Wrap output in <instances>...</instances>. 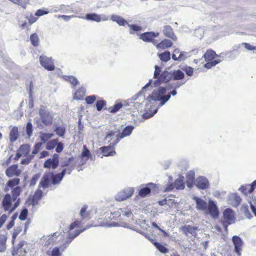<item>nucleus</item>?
Returning a JSON list of instances; mask_svg holds the SVG:
<instances>
[{"instance_id": "8", "label": "nucleus", "mask_w": 256, "mask_h": 256, "mask_svg": "<svg viewBox=\"0 0 256 256\" xmlns=\"http://www.w3.org/2000/svg\"><path fill=\"white\" fill-rule=\"evenodd\" d=\"M134 190L132 188H129L120 192L115 197L117 201H123L129 198L134 193Z\"/></svg>"}, {"instance_id": "16", "label": "nucleus", "mask_w": 256, "mask_h": 256, "mask_svg": "<svg viewBox=\"0 0 256 256\" xmlns=\"http://www.w3.org/2000/svg\"><path fill=\"white\" fill-rule=\"evenodd\" d=\"M52 173L48 172L44 174L39 184V188L42 187L43 188H48L50 186V182L52 178Z\"/></svg>"}, {"instance_id": "26", "label": "nucleus", "mask_w": 256, "mask_h": 256, "mask_svg": "<svg viewBox=\"0 0 256 256\" xmlns=\"http://www.w3.org/2000/svg\"><path fill=\"white\" fill-rule=\"evenodd\" d=\"M172 42H171V40L168 39H165L162 41L160 43L156 45V47L158 48L164 49L172 46Z\"/></svg>"}, {"instance_id": "19", "label": "nucleus", "mask_w": 256, "mask_h": 256, "mask_svg": "<svg viewBox=\"0 0 256 256\" xmlns=\"http://www.w3.org/2000/svg\"><path fill=\"white\" fill-rule=\"evenodd\" d=\"M155 187V184L148 183L146 185V187L142 188L140 190L138 194L141 197H145L150 192L152 189Z\"/></svg>"}, {"instance_id": "45", "label": "nucleus", "mask_w": 256, "mask_h": 256, "mask_svg": "<svg viewBox=\"0 0 256 256\" xmlns=\"http://www.w3.org/2000/svg\"><path fill=\"white\" fill-rule=\"evenodd\" d=\"M54 162V161L51 160V158H49L44 162V166L46 168H52L53 169H55L58 167V166H55Z\"/></svg>"}, {"instance_id": "11", "label": "nucleus", "mask_w": 256, "mask_h": 256, "mask_svg": "<svg viewBox=\"0 0 256 256\" xmlns=\"http://www.w3.org/2000/svg\"><path fill=\"white\" fill-rule=\"evenodd\" d=\"M134 129V126H126L122 130L120 137L118 136V135L116 136V138L115 140V142L114 143V145L116 146L122 138H124L125 136H130L132 134Z\"/></svg>"}, {"instance_id": "61", "label": "nucleus", "mask_w": 256, "mask_h": 256, "mask_svg": "<svg viewBox=\"0 0 256 256\" xmlns=\"http://www.w3.org/2000/svg\"><path fill=\"white\" fill-rule=\"evenodd\" d=\"M42 192L38 188L34 194L33 196V197L35 198H37L40 200L42 198Z\"/></svg>"}, {"instance_id": "10", "label": "nucleus", "mask_w": 256, "mask_h": 256, "mask_svg": "<svg viewBox=\"0 0 256 256\" xmlns=\"http://www.w3.org/2000/svg\"><path fill=\"white\" fill-rule=\"evenodd\" d=\"M195 184L199 189L206 190L209 186V182L206 177L200 176L196 179Z\"/></svg>"}, {"instance_id": "33", "label": "nucleus", "mask_w": 256, "mask_h": 256, "mask_svg": "<svg viewBox=\"0 0 256 256\" xmlns=\"http://www.w3.org/2000/svg\"><path fill=\"white\" fill-rule=\"evenodd\" d=\"M26 253V249L23 248H15L12 252L13 256L18 255V256H24Z\"/></svg>"}, {"instance_id": "46", "label": "nucleus", "mask_w": 256, "mask_h": 256, "mask_svg": "<svg viewBox=\"0 0 256 256\" xmlns=\"http://www.w3.org/2000/svg\"><path fill=\"white\" fill-rule=\"evenodd\" d=\"M58 140L54 139L51 140L46 144V148L48 150H52L57 144Z\"/></svg>"}, {"instance_id": "15", "label": "nucleus", "mask_w": 256, "mask_h": 256, "mask_svg": "<svg viewBox=\"0 0 256 256\" xmlns=\"http://www.w3.org/2000/svg\"><path fill=\"white\" fill-rule=\"evenodd\" d=\"M193 200L196 202V208L198 210L202 211H206L207 210L208 204L206 202L196 196H194Z\"/></svg>"}, {"instance_id": "47", "label": "nucleus", "mask_w": 256, "mask_h": 256, "mask_svg": "<svg viewBox=\"0 0 256 256\" xmlns=\"http://www.w3.org/2000/svg\"><path fill=\"white\" fill-rule=\"evenodd\" d=\"M20 180L18 178H13L12 180H9L7 182V185L9 187L12 188L16 186H17L19 184Z\"/></svg>"}, {"instance_id": "62", "label": "nucleus", "mask_w": 256, "mask_h": 256, "mask_svg": "<svg viewBox=\"0 0 256 256\" xmlns=\"http://www.w3.org/2000/svg\"><path fill=\"white\" fill-rule=\"evenodd\" d=\"M160 72H161L160 68L158 65H156L155 70H154V78H158V77L160 75Z\"/></svg>"}, {"instance_id": "64", "label": "nucleus", "mask_w": 256, "mask_h": 256, "mask_svg": "<svg viewBox=\"0 0 256 256\" xmlns=\"http://www.w3.org/2000/svg\"><path fill=\"white\" fill-rule=\"evenodd\" d=\"M242 46H244V48L249 50H256V46H252L248 43H242Z\"/></svg>"}, {"instance_id": "54", "label": "nucleus", "mask_w": 256, "mask_h": 256, "mask_svg": "<svg viewBox=\"0 0 256 256\" xmlns=\"http://www.w3.org/2000/svg\"><path fill=\"white\" fill-rule=\"evenodd\" d=\"M96 100V96L94 95L88 96L85 99L86 102L89 104H93Z\"/></svg>"}, {"instance_id": "29", "label": "nucleus", "mask_w": 256, "mask_h": 256, "mask_svg": "<svg viewBox=\"0 0 256 256\" xmlns=\"http://www.w3.org/2000/svg\"><path fill=\"white\" fill-rule=\"evenodd\" d=\"M85 89L84 88H80L77 90L74 95V98L76 100H82L85 94Z\"/></svg>"}, {"instance_id": "38", "label": "nucleus", "mask_w": 256, "mask_h": 256, "mask_svg": "<svg viewBox=\"0 0 256 256\" xmlns=\"http://www.w3.org/2000/svg\"><path fill=\"white\" fill-rule=\"evenodd\" d=\"M174 187L177 190H182L184 188V183L183 180L180 178L176 179L174 182Z\"/></svg>"}, {"instance_id": "18", "label": "nucleus", "mask_w": 256, "mask_h": 256, "mask_svg": "<svg viewBox=\"0 0 256 256\" xmlns=\"http://www.w3.org/2000/svg\"><path fill=\"white\" fill-rule=\"evenodd\" d=\"M241 202V198L240 196L236 194H231L229 196L228 202L233 206H238Z\"/></svg>"}, {"instance_id": "52", "label": "nucleus", "mask_w": 256, "mask_h": 256, "mask_svg": "<svg viewBox=\"0 0 256 256\" xmlns=\"http://www.w3.org/2000/svg\"><path fill=\"white\" fill-rule=\"evenodd\" d=\"M106 102L104 100L98 101L96 104V109L98 111L101 110L106 106Z\"/></svg>"}, {"instance_id": "12", "label": "nucleus", "mask_w": 256, "mask_h": 256, "mask_svg": "<svg viewBox=\"0 0 256 256\" xmlns=\"http://www.w3.org/2000/svg\"><path fill=\"white\" fill-rule=\"evenodd\" d=\"M85 18L87 20L94 21L96 22H100V21H106L108 20V18L105 15H98L96 14H88Z\"/></svg>"}, {"instance_id": "58", "label": "nucleus", "mask_w": 256, "mask_h": 256, "mask_svg": "<svg viewBox=\"0 0 256 256\" xmlns=\"http://www.w3.org/2000/svg\"><path fill=\"white\" fill-rule=\"evenodd\" d=\"M48 13V12L46 9H39L36 12L35 15L37 16H40L44 14H46Z\"/></svg>"}, {"instance_id": "30", "label": "nucleus", "mask_w": 256, "mask_h": 256, "mask_svg": "<svg viewBox=\"0 0 256 256\" xmlns=\"http://www.w3.org/2000/svg\"><path fill=\"white\" fill-rule=\"evenodd\" d=\"M64 79L66 81L70 82V84L73 86H76L79 84V82L77 78L72 76H64Z\"/></svg>"}, {"instance_id": "31", "label": "nucleus", "mask_w": 256, "mask_h": 256, "mask_svg": "<svg viewBox=\"0 0 256 256\" xmlns=\"http://www.w3.org/2000/svg\"><path fill=\"white\" fill-rule=\"evenodd\" d=\"M117 212L120 214H122L128 218L130 217L133 215L131 210L128 208H120L118 210Z\"/></svg>"}, {"instance_id": "14", "label": "nucleus", "mask_w": 256, "mask_h": 256, "mask_svg": "<svg viewBox=\"0 0 256 256\" xmlns=\"http://www.w3.org/2000/svg\"><path fill=\"white\" fill-rule=\"evenodd\" d=\"M2 206L4 210L6 212H8V214H10V210L12 206V196L10 194H5L2 201Z\"/></svg>"}, {"instance_id": "17", "label": "nucleus", "mask_w": 256, "mask_h": 256, "mask_svg": "<svg viewBox=\"0 0 256 256\" xmlns=\"http://www.w3.org/2000/svg\"><path fill=\"white\" fill-rule=\"evenodd\" d=\"M159 36V32H146L140 36V38L144 42H151L154 38Z\"/></svg>"}, {"instance_id": "40", "label": "nucleus", "mask_w": 256, "mask_h": 256, "mask_svg": "<svg viewBox=\"0 0 256 256\" xmlns=\"http://www.w3.org/2000/svg\"><path fill=\"white\" fill-rule=\"evenodd\" d=\"M30 40L32 44L34 46H38L39 44V38L38 34L36 33L32 34L30 36Z\"/></svg>"}, {"instance_id": "55", "label": "nucleus", "mask_w": 256, "mask_h": 256, "mask_svg": "<svg viewBox=\"0 0 256 256\" xmlns=\"http://www.w3.org/2000/svg\"><path fill=\"white\" fill-rule=\"evenodd\" d=\"M40 178V174H34L32 178L30 181V186H34L38 181V180Z\"/></svg>"}, {"instance_id": "48", "label": "nucleus", "mask_w": 256, "mask_h": 256, "mask_svg": "<svg viewBox=\"0 0 256 256\" xmlns=\"http://www.w3.org/2000/svg\"><path fill=\"white\" fill-rule=\"evenodd\" d=\"M122 106L121 103L116 104L110 108V111L112 113H115L117 112Z\"/></svg>"}, {"instance_id": "50", "label": "nucleus", "mask_w": 256, "mask_h": 256, "mask_svg": "<svg viewBox=\"0 0 256 256\" xmlns=\"http://www.w3.org/2000/svg\"><path fill=\"white\" fill-rule=\"evenodd\" d=\"M28 214V210L26 208H24L22 210L19 216L20 220H26Z\"/></svg>"}, {"instance_id": "35", "label": "nucleus", "mask_w": 256, "mask_h": 256, "mask_svg": "<svg viewBox=\"0 0 256 256\" xmlns=\"http://www.w3.org/2000/svg\"><path fill=\"white\" fill-rule=\"evenodd\" d=\"M51 173L52 175L51 178L52 183L53 184H60L62 180V176H60L58 174H54L53 172Z\"/></svg>"}, {"instance_id": "51", "label": "nucleus", "mask_w": 256, "mask_h": 256, "mask_svg": "<svg viewBox=\"0 0 256 256\" xmlns=\"http://www.w3.org/2000/svg\"><path fill=\"white\" fill-rule=\"evenodd\" d=\"M26 132L28 137L31 136L32 132V126L30 122H28L26 126Z\"/></svg>"}, {"instance_id": "24", "label": "nucleus", "mask_w": 256, "mask_h": 256, "mask_svg": "<svg viewBox=\"0 0 256 256\" xmlns=\"http://www.w3.org/2000/svg\"><path fill=\"white\" fill-rule=\"evenodd\" d=\"M19 136L18 128L16 126H14L10 130V134H9V138L11 142H15L18 138Z\"/></svg>"}, {"instance_id": "37", "label": "nucleus", "mask_w": 256, "mask_h": 256, "mask_svg": "<svg viewBox=\"0 0 256 256\" xmlns=\"http://www.w3.org/2000/svg\"><path fill=\"white\" fill-rule=\"evenodd\" d=\"M128 26L130 29V34H134L135 32H139L142 30V28L141 26L136 25V24H130L128 22Z\"/></svg>"}, {"instance_id": "25", "label": "nucleus", "mask_w": 256, "mask_h": 256, "mask_svg": "<svg viewBox=\"0 0 256 256\" xmlns=\"http://www.w3.org/2000/svg\"><path fill=\"white\" fill-rule=\"evenodd\" d=\"M172 79L174 80H182L184 76V73L180 70L171 72Z\"/></svg>"}, {"instance_id": "1", "label": "nucleus", "mask_w": 256, "mask_h": 256, "mask_svg": "<svg viewBox=\"0 0 256 256\" xmlns=\"http://www.w3.org/2000/svg\"><path fill=\"white\" fill-rule=\"evenodd\" d=\"M166 90L164 87H160L154 90L148 96L146 106V112L142 115L144 119L152 118L156 114L158 109L164 105L170 98L171 95L175 96L177 94L176 89L166 94Z\"/></svg>"}, {"instance_id": "9", "label": "nucleus", "mask_w": 256, "mask_h": 256, "mask_svg": "<svg viewBox=\"0 0 256 256\" xmlns=\"http://www.w3.org/2000/svg\"><path fill=\"white\" fill-rule=\"evenodd\" d=\"M206 211H208V214L213 218H218V209L213 200H209L208 204L207 210Z\"/></svg>"}, {"instance_id": "7", "label": "nucleus", "mask_w": 256, "mask_h": 256, "mask_svg": "<svg viewBox=\"0 0 256 256\" xmlns=\"http://www.w3.org/2000/svg\"><path fill=\"white\" fill-rule=\"evenodd\" d=\"M234 247V252L238 256L241 255V251L244 245V242L242 239L238 236H234L232 239Z\"/></svg>"}, {"instance_id": "43", "label": "nucleus", "mask_w": 256, "mask_h": 256, "mask_svg": "<svg viewBox=\"0 0 256 256\" xmlns=\"http://www.w3.org/2000/svg\"><path fill=\"white\" fill-rule=\"evenodd\" d=\"M170 52H165L158 55L159 58L164 62H168L170 59Z\"/></svg>"}, {"instance_id": "22", "label": "nucleus", "mask_w": 256, "mask_h": 256, "mask_svg": "<svg viewBox=\"0 0 256 256\" xmlns=\"http://www.w3.org/2000/svg\"><path fill=\"white\" fill-rule=\"evenodd\" d=\"M180 228L186 236L188 235V234H190L193 236L196 234L197 227L187 225L182 226Z\"/></svg>"}, {"instance_id": "57", "label": "nucleus", "mask_w": 256, "mask_h": 256, "mask_svg": "<svg viewBox=\"0 0 256 256\" xmlns=\"http://www.w3.org/2000/svg\"><path fill=\"white\" fill-rule=\"evenodd\" d=\"M71 242V240L68 238L65 241V242L61 246H60V251L61 250L62 252H64Z\"/></svg>"}, {"instance_id": "21", "label": "nucleus", "mask_w": 256, "mask_h": 256, "mask_svg": "<svg viewBox=\"0 0 256 256\" xmlns=\"http://www.w3.org/2000/svg\"><path fill=\"white\" fill-rule=\"evenodd\" d=\"M114 142H112V146H104L100 148V150H102V154H104V156H112L116 154V152L114 150L113 148V146H114Z\"/></svg>"}, {"instance_id": "28", "label": "nucleus", "mask_w": 256, "mask_h": 256, "mask_svg": "<svg viewBox=\"0 0 256 256\" xmlns=\"http://www.w3.org/2000/svg\"><path fill=\"white\" fill-rule=\"evenodd\" d=\"M59 233L55 232L52 236H46L44 238V240H46V242L44 244L45 245L49 244L50 243L54 242L57 238V237L59 236Z\"/></svg>"}, {"instance_id": "13", "label": "nucleus", "mask_w": 256, "mask_h": 256, "mask_svg": "<svg viewBox=\"0 0 256 256\" xmlns=\"http://www.w3.org/2000/svg\"><path fill=\"white\" fill-rule=\"evenodd\" d=\"M20 173L21 170L18 169V166L17 164H13L10 166L6 171V175L9 178L18 176Z\"/></svg>"}, {"instance_id": "42", "label": "nucleus", "mask_w": 256, "mask_h": 256, "mask_svg": "<svg viewBox=\"0 0 256 256\" xmlns=\"http://www.w3.org/2000/svg\"><path fill=\"white\" fill-rule=\"evenodd\" d=\"M191 56L190 52H182L180 55L178 56L176 60L183 61Z\"/></svg>"}, {"instance_id": "36", "label": "nucleus", "mask_w": 256, "mask_h": 256, "mask_svg": "<svg viewBox=\"0 0 256 256\" xmlns=\"http://www.w3.org/2000/svg\"><path fill=\"white\" fill-rule=\"evenodd\" d=\"M30 146L28 144H23L20 146L18 151L22 155L26 156L30 152Z\"/></svg>"}, {"instance_id": "23", "label": "nucleus", "mask_w": 256, "mask_h": 256, "mask_svg": "<svg viewBox=\"0 0 256 256\" xmlns=\"http://www.w3.org/2000/svg\"><path fill=\"white\" fill-rule=\"evenodd\" d=\"M111 20L113 22H116L120 26H124L128 24V22L122 17L116 15L112 14L111 16Z\"/></svg>"}, {"instance_id": "2", "label": "nucleus", "mask_w": 256, "mask_h": 256, "mask_svg": "<svg viewBox=\"0 0 256 256\" xmlns=\"http://www.w3.org/2000/svg\"><path fill=\"white\" fill-rule=\"evenodd\" d=\"M152 80H150L149 82L142 88V90L138 94L134 96L132 98L128 100L126 102V106H132L134 108V109H136L138 110L140 109L142 110V103L145 102L146 104L148 99V98L146 99L145 98V96L142 94L144 92L147 90L149 87H152ZM146 109V108L145 106L144 109V111H145L144 113L147 112Z\"/></svg>"}, {"instance_id": "56", "label": "nucleus", "mask_w": 256, "mask_h": 256, "mask_svg": "<svg viewBox=\"0 0 256 256\" xmlns=\"http://www.w3.org/2000/svg\"><path fill=\"white\" fill-rule=\"evenodd\" d=\"M42 146V142H38L34 144V148L32 150V154H36L38 153L41 146Z\"/></svg>"}, {"instance_id": "20", "label": "nucleus", "mask_w": 256, "mask_h": 256, "mask_svg": "<svg viewBox=\"0 0 256 256\" xmlns=\"http://www.w3.org/2000/svg\"><path fill=\"white\" fill-rule=\"evenodd\" d=\"M163 34L166 36L172 38L174 41L177 40V38L174 33L173 30L170 26L166 25L164 26Z\"/></svg>"}, {"instance_id": "44", "label": "nucleus", "mask_w": 256, "mask_h": 256, "mask_svg": "<svg viewBox=\"0 0 256 256\" xmlns=\"http://www.w3.org/2000/svg\"><path fill=\"white\" fill-rule=\"evenodd\" d=\"M214 65H202V66H196L194 68V72L196 73H198L200 72H204V68L210 69L212 68V66H214Z\"/></svg>"}, {"instance_id": "6", "label": "nucleus", "mask_w": 256, "mask_h": 256, "mask_svg": "<svg viewBox=\"0 0 256 256\" xmlns=\"http://www.w3.org/2000/svg\"><path fill=\"white\" fill-rule=\"evenodd\" d=\"M171 72H169L166 70L164 71L158 78L154 82V86L156 87L160 84L162 82L166 83L172 79Z\"/></svg>"}, {"instance_id": "32", "label": "nucleus", "mask_w": 256, "mask_h": 256, "mask_svg": "<svg viewBox=\"0 0 256 256\" xmlns=\"http://www.w3.org/2000/svg\"><path fill=\"white\" fill-rule=\"evenodd\" d=\"M89 228H90V226H88L81 230H76L74 232H70L68 233V238L71 240V241H72L73 239L78 236L81 232H83L86 229Z\"/></svg>"}, {"instance_id": "49", "label": "nucleus", "mask_w": 256, "mask_h": 256, "mask_svg": "<svg viewBox=\"0 0 256 256\" xmlns=\"http://www.w3.org/2000/svg\"><path fill=\"white\" fill-rule=\"evenodd\" d=\"M62 254V252H60V248L58 247H54L50 253L48 254L49 256H61Z\"/></svg>"}, {"instance_id": "5", "label": "nucleus", "mask_w": 256, "mask_h": 256, "mask_svg": "<svg viewBox=\"0 0 256 256\" xmlns=\"http://www.w3.org/2000/svg\"><path fill=\"white\" fill-rule=\"evenodd\" d=\"M223 216L224 222L222 224L225 230H226L228 225L235 222V212L232 209L228 208L223 212Z\"/></svg>"}, {"instance_id": "59", "label": "nucleus", "mask_w": 256, "mask_h": 256, "mask_svg": "<svg viewBox=\"0 0 256 256\" xmlns=\"http://www.w3.org/2000/svg\"><path fill=\"white\" fill-rule=\"evenodd\" d=\"M185 83V82H174L171 84L172 88L174 89H177L180 86L183 85Z\"/></svg>"}, {"instance_id": "27", "label": "nucleus", "mask_w": 256, "mask_h": 256, "mask_svg": "<svg viewBox=\"0 0 256 256\" xmlns=\"http://www.w3.org/2000/svg\"><path fill=\"white\" fill-rule=\"evenodd\" d=\"M40 64H52L54 62V60L51 56L42 54L40 58Z\"/></svg>"}, {"instance_id": "53", "label": "nucleus", "mask_w": 256, "mask_h": 256, "mask_svg": "<svg viewBox=\"0 0 256 256\" xmlns=\"http://www.w3.org/2000/svg\"><path fill=\"white\" fill-rule=\"evenodd\" d=\"M88 208L87 206H84L80 210V215L81 217H82V218H87L88 216V212H86V210Z\"/></svg>"}, {"instance_id": "3", "label": "nucleus", "mask_w": 256, "mask_h": 256, "mask_svg": "<svg viewBox=\"0 0 256 256\" xmlns=\"http://www.w3.org/2000/svg\"><path fill=\"white\" fill-rule=\"evenodd\" d=\"M202 58H204V61L206 62V64H218L224 60V54L218 55L214 50H208Z\"/></svg>"}, {"instance_id": "4", "label": "nucleus", "mask_w": 256, "mask_h": 256, "mask_svg": "<svg viewBox=\"0 0 256 256\" xmlns=\"http://www.w3.org/2000/svg\"><path fill=\"white\" fill-rule=\"evenodd\" d=\"M39 114L40 120L45 125L49 126L52 124L53 114L44 106H41L39 109Z\"/></svg>"}, {"instance_id": "34", "label": "nucleus", "mask_w": 256, "mask_h": 256, "mask_svg": "<svg viewBox=\"0 0 256 256\" xmlns=\"http://www.w3.org/2000/svg\"><path fill=\"white\" fill-rule=\"evenodd\" d=\"M54 136L52 133H47L41 132L40 133V138L43 143H45L48 140Z\"/></svg>"}, {"instance_id": "41", "label": "nucleus", "mask_w": 256, "mask_h": 256, "mask_svg": "<svg viewBox=\"0 0 256 256\" xmlns=\"http://www.w3.org/2000/svg\"><path fill=\"white\" fill-rule=\"evenodd\" d=\"M57 135L60 137H62L64 135L66 130L64 127L63 126H57L56 128L54 130Z\"/></svg>"}, {"instance_id": "60", "label": "nucleus", "mask_w": 256, "mask_h": 256, "mask_svg": "<svg viewBox=\"0 0 256 256\" xmlns=\"http://www.w3.org/2000/svg\"><path fill=\"white\" fill-rule=\"evenodd\" d=\"M184 71L188 76H192L193 74V72H194V68L190 66L186 67Z\"/></svg>"}, {"instance_id": "63", "label": "nucleus", "mask_w": 256, "mask_h": 256, "mask_svg": "<svg viewBox=\"0 0 256 256\" xmlns=\"http://www.w3.org/2000/svg\"><path fill=\"white\" fill-rule=\"evenodd\" d=\"M181 52H182L179 49H175L174 51L173 54H172V58L174 60H178V56Z\"/></svg>"}, {"instance_id": "39", "label": "nucleus", "mask_w": 256, "mask_h": 256, "mask_svg": "<svg viewBox=\"0 0 256 256\" xmlns=\"http://www.w3.org/2000/svg\"><path fill=\"white\" fill-rule=\"evenodd\" d=\"M154 245L162 253L166 254L168 252V248L158 242H154Z\"/></svg>"}]
</instances>
